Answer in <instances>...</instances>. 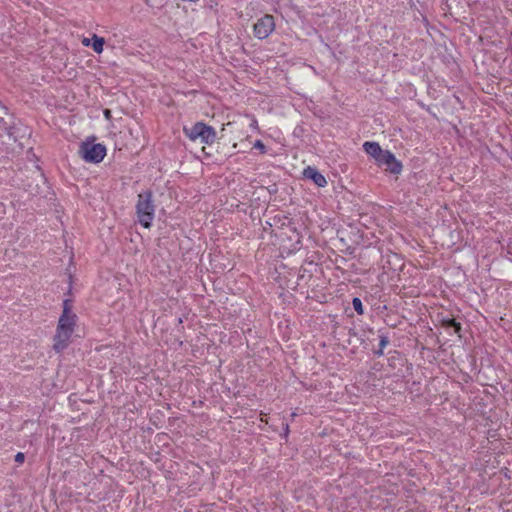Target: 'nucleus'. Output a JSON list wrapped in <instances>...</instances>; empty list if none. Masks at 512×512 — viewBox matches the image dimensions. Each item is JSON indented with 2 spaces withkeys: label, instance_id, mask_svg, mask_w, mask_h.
I'll return each instance as SVG.
<instances>
[{
  "label": "nucleus",
  "instance_id": "11",
  "mask_svg": "<svg viewBox=\"0 0 512 512\" xmlns=\"http://www.w3.org/2000/svg\"><path fill=\"white\" fill-rule=\"evenodd\" d=\"M352 307L353 309L357 312L358 315H364L365 314V309H364V306H363V302L362 300L359 298V297H354L352 299Z\"/></svg>",
  "mask_w": 512,
  "mask_h": 512
},
{
  "label": "nucleus",
  "instance_id": "15",
  "mask_svg": "<svg viewBox=\"0 0 512 512\" xmlns=\"http://www.w3.org/2000/svg\"><path fill=\"white\" fill-rule=\"evenodd\" d=\"M25 458H26V455L25 453L23 452H17L16 455L14 456V461L17 463V464H23L24 461H25Z\"/></svg>",
  "mask_w": 512,
  "mask_h": 512
},
{
  "label": "nucleus",
  "instance_id": "13",
  "mask_svg": "<svg viewBox=\"0 0 512 512\" xmlns=\"http://www.w3.org/2000/svg\"><path fill=\"white\" fill-rule=\"evenodd\" d=\"M289 433H290V427L287 422L282 423V432L280 433V438L285 441V443L288 442L289 439Z\"/></svg>",
  "mask_w": 512,
  "mask_h": 512
},
{
  "label": "nucleus",
  "instance_id": "6",
  "mask_svg": "<svg viewBox=\"0 0 512 512\" xmlns=\"http://www.w3.org/2000/svg\"><path fill=\"white\" fill-rule=\"evenodd\" d=\"M275 29L273 15L265 14L254 24V36L259 40L266 39Z\"/></svg>",
  "mask_w": 512,
  "mask_h": 512
},
{
  "label": "nucleus",
  "instance_id": "20",
  "mask_svg": "<svg viewBox=\"0 0 512 512\" xmlns=\"http://www.w3.org/2000/svg\"><path fill=\"white\" fill-rule=\"evenodd\" d=\"M104 116L109 119L111 117V110L109 109H105L104 110Z\"/></svg>",
  "mask_w": 512,
  "mask_h": 512
},
{
  "label": "nucleus",
  "instance_id": "2",
  "mask_svg": "<svg viewBox=\"0 0 512 512\" xmlns=\"http://www.w3.org/2000/svg\"><path fill=\"white\" fill-rule=\"evenodd\" d=\"M363 151L374 159L375 164L393 175L401 174L403 164L398 160L393 152L383 149L376 141H365L362 145Z\"/></svg>",
  "mask_w": 512,
  "mask_h": 512
},
{
  "label": "nucleus",
  "instance_id": "5",
  "mask_svg": "<svg viewBox=\"0 0 512 512\" xmlns=\"http://www.w3.org/2000/svg\"><path fill=\"white\" fill-rule=\"evenodd\" d=\"M183 133L191 141L200 140V143L212 145L217 139V132L211 125L203 121L194 123L191 127L184 126Z\"/></svg>",
  "mask_w": 512,
  "mask_h": 512
},
{
  "label": "nucleus",
  "instance_id": "22",
  "mask_svg": "<svg viewBox=\"0 0 512 512\" xmlns=\"http://www.w3.org/2000/svg\"><path fill=\"white\" fill-rule=\"evenodd\" d=\"M419 105H420L423 109H425L426 111L430 112V107H429V106H426V105H425V104H423V103H419Z\"/></svg>",
  "mask_w": 512,
  "mask_h": 512
},
{
  "label": "nucleus",
  "instance_id": "12",
  "mask_svg": "<svg viewBox=\"0 0 512 512\" xmlns=\"http://www.w3.org/2000/svg\"><path fill=\"white\" fill-rule=\"evenodd\" d=\"M146 4L154 9H161L163 8L168 0H145Z\"/></svg>",
  "mask_w": 512,
  "mask_h": 512
},
{
  "label": "nucleus",
  "instance_id": "18",
  "mask_svg": "<svg viewBox=\"0 0 512 512\" xmlns=\"http://www.w3.org/2000/svg\"><path fill=\"white\" fill-rule=\"evenodd\" d=\"M373 354L376 357H380V356H382L384 354V349L381 348V347H378L377 349L373 350Z\"/></svg>",
  "mask_w": 512,
  "mask_h": 512
},
{
  "label": "nucleus",
  "instance_id": "7",
  "mask_svg": "<svg viewBox=\"0 0 512 512\" xmlns=\"http://www.w3.org/2000/svg\"><path fill=\"white\" fill-rule=\"evenodd\" d=\"M437 321L439 325L447 330L450 334L454 333L461 337L462 324L456 321L452 315H444L443 313H439L437 315Z\"/></svg>",
  "mask_w": 512,
  "mask_h": 512
},
{
  "label": "nucleus",
  "instance_id": "17",
  "mask_svg": "<svg viewBox=\"0 0 512 512\" xmlns=\"http://www.w3.org/2000/svg\"><path fill=\"white\" fill-rule=\"evenodd\" d=\"M72 275H69V285H68V289L65 293L66 296H71L72 295Z\"/></svg>",
  "mask_w": 512,
  "mask_h": 512
},
{
  "label": "nucleus",
  "instance_id": "9",
  "mask_svg": "<svg viewBox=\"0 0 512 512\" xmlns=\"http://www.w3.org/2000/svg\"><path fill=\"white\" fill-rule=\"evenodd\" d=\"M82 44L85 47H90L95 53L100 54L103 52L105 39L97 34H93L91 38H83Z\"/></svg>",
  "mask_w": 512,
  "mask_h": 512
},
{
  "label": "nucleus",
  "instance_id": "14",
  "mask_svg": "<svg viewBox=\"0 0 512 512\" xmlns=\"http://www.w3.org/2000/svg\"><path fill=\"white\" fill-rule=\"evenodd\" d=\"M253 148L260 151L261 154L267 153V146L264 144V142L260 139H257L254 142Z\"/></svg>",
  "mask_w": 512,
  "mask_h": 512
},
{
  "label": "nucleus",
  "instance_id": "21",
  "mask_svg": "<svg viewBox=\"0 0 512 512\" xmlns=\"http://www.w3.org/2000/svg\"><path fill=\"white\" fill-rule=\"evenodd\" d=\"M408 4H409L410 9H415L416 8V5H415L413 0H408Z\"/></svg>",
  "mask_w": 512,
  "mask_h": 512
},
{
  "label": "nucleus",
  "instance_id": "3",
  "mask_svg": "<svg viewBox=\"0 0 512 512\" xmlns=\"http://www.w3.org/2000/svg\"><path fill=\"white\" fill-rule=\"evenodd\" d=\"M155 209L152 190L147 189L138 194L135 210L137 222L143 228L149 229L152 226Z\"/></svg>",
  "mask_w": 512,
  "mask_h": 512
},
{
  "label": "nucleus",
  "instance_id": "19",
  "mask_svg": "<svg viewBox=\"0 0 512 512\" xmlns=\"http://www.w3.org/2000/svg\"><path fill=\"white\" fill-rule=\"evenodd\" d=\"M395 360H402V359H401L400 357L392 356V357H390V358L388 359V361H389V365H390V366H394V364H395Z\"/></svg>",
  "mask_w": 512,
  "mask_h": 512
},
{
  "label": "nucleus",
  "instance_id": "10",
  "mask_svg": "<svg viewBox=\"0 0 512 512\" xmlns=\"http://www.w3.org/2000/svg\"><path fill=\"white\" fill-rule=\"evenodd\" d=\"M378 347L385 349L390 344L389 333L386 328L378 330Z\"/></svg>",
  "mask_w": 512,
  "mask_h": 512
},
{
  "label": "nucleus",
  "instance_id": "8",
  "mask_svg": "<svg viewBox=\"0 0 512 512\" xmlns=\"http://www.w3.org/2000/svg\"><path fill=\"white\" fill-rule=\"evenodd\" d=\"M302 178L311 181L319 188L327 185L325 176L315 166H307L302 171Z\"/></svg>",
  "mask_w": 512,
  "mask_h": 512
},
{
  "label": "nucleus",
  "instance_id": "16",
  "mask_svg": "<svg viewBox=\"0 0 512 512\" xmlns=\"http://www.w3.org/2000/svg\"><path fill=\"white\" fill-rule=\"evenodd\" d=\"M204 6L209 9H216V7L218 6V2L216 0H209L205 3Z\"/></svg>",
  "mask_w": 512,
  "mask_h": 512
},
{
  "label": "nucleus",
  "instance_id": "4",
  "mask_svg": "<svg viewBox=\"0 0 512 512\" xmlns=\"http://www.w3.org/2000/svg\"><path fill=\"white\" fill-rule=\"evenodd\" d=\"M96 136L91 135L79 145L78 154L86 163L99 164L107 154V148L102 143H96Z\"/></svg>",
  "mask_w": 512,
  "mask_h": 512
},
{
  "label": "nucleus",
  "instance_id": "1",
  "mask_svg": "<svg viewBox=\"0 0 512 512\" xmlns=\"http://www.w3.org/2000/svg\"><path fill=\"white\" fill-rule=\"evenodd\" d=\"M73 303L72 298H65L62 302V313L53 336V350L56 353L63 352L69 346L70 338L77 325L78 316L73 312Z\"/></svg>",
  "mask_w": 512,
  "mask_h": 512
},
{
  "label": "nucleus",
  "instance_id": "23",
  "mask_svg": "<svg viewBox=\"0 0 512 512\" xmlns=\"http://www.w3.org/2000/svg\"><path fill=\"white\" fill-rule=\"evenodd\" d=\"M0 108H1V109H3V110H5V111H7V107H6V106H4L1 102H0Z\"/></svg>",
  "mask_w": 512,
  "mask_h": 512
},
{
  "label": "nucleus",
  "instance_id": "24",
  "mask_svg": "<svg viewBox=\"0 0 512 512\" xmlns=\"http://www.w3.org/2000/svg\"><path fill=\"white\" fill-rule=\"evenodd\" d=\"M257 125V121L254 120L253 123H252V126H256Z\"/></svg>",
  "mask_w": 512,
  "mask_h": 512
}]
</instances>
